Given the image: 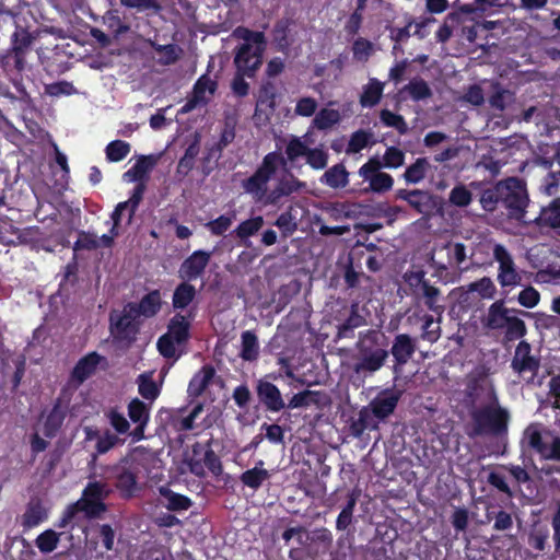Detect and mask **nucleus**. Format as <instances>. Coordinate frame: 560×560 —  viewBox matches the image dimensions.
Returning a JSON list of instances; mask_svg holds the SVG:
<instances>
[{
    "mask_svg": "<svg viewBox=\"0 0 560 560\" xmlns=\"http://www.w3.org/2000/svg\"><path fill=\"white\" fill-rule=\"evenodd\" d=\"M466 397L470 405L468 413L471 421L470 436H503L508 433L510 412L502 407L495 389L486 387L479 380L467 385Z\"/></svg>",
    "mask_w": 560,
    "mask_h": 560,
    "instance_id": "nucleus-1",
    "label": "nucleus"
},
{
    "mask_svg": "<svg viewBox=\"0 0 560 560\" xmlns=\"http://www.w3.org/2000/svg\"><path fill=\"white\" fill-rule=\"evenodd\" d=\"M233 34L243 43L235 51L234 66L236 73L232 80L231 89L234 96L245 97L249 93V84L245 81V77H255L256 71L262 65L267 42L262 32L252 31L243 26L235 28Z\"/></svg>",
    "mask_w": 560,
    "mask_h": 560,
    "instance_id": "nucleus-2",
    "label": "nucleus"
},
{
    "mask_svg": "<svg viewBox=\"0 0 560 560\" xmlns=\"http://www.w3.org/2000/svg\"><path fill=\"white\" fill-rule=\"evenodd\" d=\"M480 205L487 212L504 209L510 220L523 221L529 203L526 183L518 177H508L482 189Z\"/></svg>",
    "mask_w": 560,
    "mask_h": 560,
    "instance_id": "nucleus-3",
    "label": "nucleus"
},
{
    "mask_svg": "<svg viewBox=\"0 0 560 560\" xmlns=\"http://www.w3.org/2000/svg\"><path fill=\"white\" fill-rule=\"evenodd\" d=\"M110 492L112 490L101 481L88 482L81 498L65 509L56 523V527H68L75 521L79 513H83L88 520L100 518L108 509L105 500L109 497Z\"/></svg>",
    "mask_w": 560,
    "mask_h": 560,
    "instance_id": "nucleus-4",
    "label": "nucleus"
},
{
    "mask_svg": "<svg viewBox=\"0 0 560 560\" xmlns=\"http://www.w3.org/2000/svg\"><path fill=\"white\" fill-rule=\"evenodd\" d=\"M381 334L375 329H368L359 334L355 343L357 354L351 371L354 376L364 381L380 371L388 358L389 352L380 345Z\"/></svg>",
    "mask_w": 560,
    "mask_h": 560,
    "instance_id": "nucleus-5",
    "label": "nucleus"
},
{
    "mask_svg": "<svg viewBox=\"0 0 560 560\" xmlns=\"http://www.w3.org/2000/svg\"><path fill=\"white\" fill-rule=\"evenodd\" d=\"M516 314L529 316L530 313L505 306L504 300L493 302L482 317L481 323L485 329L503 331V342L509 343L523 339L527 334L525 322Z\"/></svg>",
    "mask_w": 560,
    "mask_h": 560,
    "instance_id": "nucleus-6",
    "label": "nucleus"
},
{
    "mask_svg": "<svg viewBox=\"0 0 560 560\" xmlns=\"http://www.w3.org/2000/svg\"><path fill=\"white\" fill-rule=\"evenodd\" d=\"M276 151L268 153L262 159L261 164L256 172L242 182V188L249 194L256 201H262L268 191V184L276 175L280 165V136L273 132Z\"/></svg>",
    "mask_w": 560,
    "mask_h": 560,
    "instance_id": "nucleus-7",
    "label": "nucleus"
},
{
    "mask_svg": "<svg viewBox=\"0 0 560 560\" xmlns=\"http://www.w3.org/2000/svg\"><path fill=\"white\" fill-rule=\"evenodd\" d=\"M524 440L540 459L560 462V436L550 430H541L539 423H530L524 431Z\"/></svg>",
    "mask_w": 560,
    "mask_h": 560,
    "instance_id": "nucleus-8",
    "label": "nucleus"
},
{
    "mask_svg": "<svg viewBox=\"0 0 560 560\" xmlns=\"http://www.w3.org/2000/svg\"><path fill=\"white\" fill-rule=\"evenodd\" d=\"M142 322L140 317L129 310L125 304L121 312H112L109 314V331L116 343H122L130 347L140 332Z\"/></svg>",
    "mask_w": 560,
    "mask_h": 560,
    "instance_id": "nucleus-9",
    "label": "nucleus"
},
{
    "mask_svg": "<svg viewBox=\"0 0 560 560\" xmlns=\"http://www.w3.org/2000/svg\"><path fill=\"white\" fill-rule=\"evenodd\" d=\"M285 377L288 378V385L290 386V392L285 393L288 397L287 405L282 400V409L284 407L289 409L295 408H306L310 406H319L322 404L323 394L318 390H310L304 388L305 382L302 378H295L291 371L285 372Z\"/></svg>",
    "mask_w": 560,
    "mask_h": 560,
    "instance_id": "nucleus-10",
    "label": "nucleus"
},
{
    "mask_svg": "<svg viewBox=\"0 0 560 560\" xmlns=\"http://www.w3.org/2000/svg\"><path fill=\"white\" fill-rule=\"evenodd\" d=\"M138 474V468L130 464L128 459H124L120 465L113 468V485L121 499L130 500L141 491Z\"/></svg>",
    "mask_w": 560,
    "mask_h": 560,
    "instance_id": "nucleus-11",
    "label": "nucleus"
},
{
    "mask_svg": "<svg viewBox=\"0 0 560 560\" xmlns=\"http://www.w3.org/2000/svg\"><path fill=\"white\" fill-rule=\"evenodd\" d=\"M194 456L188 460L189 471L196 477L203 478L206 476L205 468L214 477H220L223 472V466L220 457L208 444L207 448H203L200 443L192 445Z\"/></svg>",
    "mask_w": 560,
    "mask_h": 560,
    "instance_id": "nucleus-12",
    "label": "nucleus"
},
{
    "mask_svg": "<svg viewBox=\"0 0 560 560\" xmlns=\"http://www.w3.org/2000/svg\"><path fill=\"white\" fill-rule=\"evenodd\" d=\"M513 372L523 376L529 373L530 376L525 378L527 384L534 382L540 369V358L532 354V345L526 340H521L511 361Z\"/></svg>",
    "mask_w": 560,
    "mask_h": 560,
    "instance_id": "nucleus-13",
    "label": "nucleus"
},
{
    "mask_svg": "<svg viewBox=\"0 0 560 560\" xmlns=\"http://www.w3.org/2000/svg\"><path fill=\"white\" fill-rule=\"evenodd\" d=\"M382 162L377 158H370L359 168V175L369 182V189L375 194H384L393 188L394 178L390 174L381 172Z\"/></svg>",
    "mask_w": 560,
    "mask_h": 560,
    "instance_id": "nucleus-14",
    "label": "nucleus"
},
{
    "mask_svg": "<svg viewBox=\"0 0 560 560\" xmlns=\"http://www.w3.org/2000/svg\"><path fill=\"white\" fill-rule=\"evenodd\" d=\"M277 97V86L270 81L264 82L258 91L254 114V117L259 124H270L272 117L278 118Z\"/></svg>",
    "mask_w": 560,
    "mask_h": 560,
    "instance_id": "nucleus-15",
    "label": "nucleus"
},
{
    "mask_svg": "<svg viewBox=\"0 0 560 560\" xmlns=\"http://www.w3.org/2000/svg\"><path fill=\"white\" fill-rule=\"evenodd\" d=\"M35 37L24 27H16L11 38V48L3 57V62L9 63L13 61L14 68L18 72H22L26 65V54L30 51Z\"/></svg>",
    "mask_w": 560,
    "mask_h": 560,
    "instance_id": "nucleus-16",
    "label": "nucleus"
},
{
    "mask_svg": "<svg viewBox=\"0 0 560 560\" xmlns=\"http://www.w3.org/2000/svg\"><path fill=\"white\" fill-rule=\"evenodd\" d=\"M282 539L287 542L295 539L299 545H306L308 541L317 544L324 551L329 550L332 545V534L326 527L316 528L310 533L306 528L293 527L288 528L282 533Z\"/></svg>",
    "mask_w": 560,
    "mask_h": 560,
    "instance_id": "nucleus-17",
    "label": "nucleus"
},
{
    "mask_svg": "<svg viewBox=\"0 0 560 560\" xmlns=\"http://www.w3.org/2000/svg\"><path fill=\"white\" fill-rule=\"evenodd\" d=\"M401 392L395 388L381 390L369 404V411L378 421H384L394 413L400 400Z\"/></svg>",
    "mask_w": 560,
    "mask_h": 560,
    "instance_id": "nucleus-18",
    "label": "nucleus"
},
{
    "mask_svg": "<svg viewBox=\"0 0 560 560\" xmlns=\"http://www.w3.org/2000/svg\"><path fill=\"white\" fill-rule=\"evenodd\" d=\"M493 257L499 262L498 281L501 287L520 284L522 277L516 271L512 256L502 244L494 245Z\"/></svg>",
    "mask_w": 560,
    "mask_h": 560,
    "instance_id": "nucleus-19",
    "label": "nucleus"
},
{
    "mask_svg": "<svg viewBox=\"0 0 560 560\" xmlns=\"http://www.w3.org/2000/svg\"><path fill=\"white\" fill-rule=\"evenodd\" d=\"M395 199L407 201L417 213L423 217H430L436 207L434 196L421 189H397L395 191Z\"/></svg>",
    "mask_w": 560,
    "mask_h": 560,
    "instance_id": "nucleus-20",
    "label": "nucleus"
},
{
    "mask_svg": "<svg viewBox=\"0 0 560 560\" xmlns=\"http://www.w3.org/2000/svg\"><path fill=\"white\" fill-rule=\"evenodd\" d=\"M211 252L197 249L186 257L179 266L178 277L185 281H194L202 277L211 260Z\"/></svg>",
    "mask_w": 560,
    "mask_h": 560,
    "instance_id": "nucleus-21",
    "label": "nucleus"
},
{
    "mask_svg": "<svg viewBox=\"0 0 560 560\" xmlns=\"http://www.w3.org/2000/svg\"><path fill=\"white\" fill-rule=\"evenodd\" d=\"M416 350L417 342L411 336L408 334H398L395 336L390 348V353L394 358L393 370L395 373H398L402 366L409 362Z\"/></svg>",
    "mask_w": 560,
    "mask_h": 560,
    "instance_id": "nucleus-22",
    "label": "nucleus"
},
{
    "mask_svg": "<svg viewBox=\"0 0 560 560\" xmlns=\"http://www.w3.org/2000/svg\"><path fill=\"white\" fill-rule=\"evenodd\" d=\"M106 363V358L96 351H91L79 359L70 373V380L78 385L83 384L95 374L101 363Z\"/></svg>",
    "mask_w": 560,
    "mask_h": 560,
    "instance_id": "nucleus-23",
    "label": "nucleus"
},
{
    "mask_svg": "<svg viewBox=\"0 0 560 560\" xmlns=\"http://www.w3.org/2000/svg\"><path fill=\"white\" fill-rule=\"evenodd\" d=\"M129 310L139 317L152 318L156 316L163 305L162 294L159 289L144 294L139 302H128Z\"/></svg>",
    "mask_w": 560,
    "mask_h": 560,
    "instance_id": "nucleus-24",
    "label": "nucleus"
},
{
    "mask_svg": "<svg viewBox=\"0 0 560 560\" xmlns=\"http://www.w3.org/2000/svg\"><path fill=\"white\" fill-rule=\"evenodd\" d=\"M195 314L189 311L187 315L176 313L168 323L167 335L176 340L177 345L186 343L190 337V323Z\"/></svg>",
    "mask_w": 560,
    "mask_h": 560,
    "instance_id": "nucleus-25",
    "label": "nucleus"
},
{
    "mask_svg": "<svg viewBox=\"0 0 560 560\" xmlns=\"http://www.w3.org/2000/svg\"><path fill=\"white\" fill-rule=\"evenodd\" d=\"M159 494L162 498L161 505L171 512L187 511L191 508L192 501L185 494L173 491L167 486L158 488Z\"/></svg>",
    "mask_w": 560,
    "mask_h": 560,
    "instance_id": "nucleus-26",
    "label": "nucleus"
},
{
    "mask_svg": "<svg viewBox=\"0 0 560 560\" xmlns=\"http://www.w3.org/2000/svg\"><path fill=\"white\" fill-rule=\"evenodd\" d=\"M535 223L540 228H548L560 235V197L555 198L548 206L542 207Z\"/></svg>",
    "mask_w": 560,
    "mask_h": 560,
    "instance_id": "nucleus-27",
    "label": "nucleus"
},
{
    "mask_svg": "<svg viewBox=\"0 0 560 560\" xmlns=\"http://www.w3.org/2000/svg\"><path fill=\"white\" fill-rule=\"evenodd\" d=\"M67 416L66 407L62 406V401L60 398H57L47 415L44 425L43 432L46 438L52 439L57 435L59 430L61 429L63 421Z\"/></svg>",
    "mask_w": 560,
    "mask_h": 560,
    "instance_id": "nucleus-28",
    "label": "nucleus"
},
{
    "mask_svg": "<svg viewBox=\"0 0 560 560\" xmlns=\"http://www.w3.org/2000/svg\"><path fill=\"white\" fill-rule=\"evenodd\" d=\"M361 491L359 489H352L347 493V502L341 508L340 513L336 520V529L338 532H348L354 521V509L360 498Z\"/></svg>",
    "mask_w": 560,
    "mask_h": 560,
    "instance_id": "nucleus-29",
    "label": "nucleus"
},
{
    "mask_svg": "<svg viewBox=\"0 0 560 560\" xmlns=\"http://www.w3.org/2000/svg\"><path fill=\"white\" fill-rule=\"evenodd\" d=\"M366 324L365 318L359 313L358 305L352 304L347 318L337 325V339L354 337V330Z\"/></svg>",
    "mask_w": 560,
    "mask_h": 560,
    "instance_id": "nucleus-30",
    "label": "nucleus"
},
{
    "mask_svg": "<svg viewBox=\"0 0 560 560\" xmlns=\"http://www.w3.org/2000/svg\"><path fill=\"white\" fill-rule=\"evenodd\" d=\"M215 374L214 368L211 365H203L188 383L187 394L190 398L199 397L209 386Z\"/></svg>",
    "mask_w": 560,
    "mask_h": 560,
    "instance_id": "nucleus-31",
    "label": "nucleus"
},
{
    "mask_svg": "<svg viewBox=\"0 0 560 560\" xmlns=\"http://www.w3.org/2000/svg\"><path fill=\"white\" fill-rule=\"evenodd\" d=\"M197 295L196 288L190 281L183 280L173 292L172 305L175 311L187 308Z\"/></svg>",
    "mask_w": 560,
    "mask_h": 560,
    "instance_id": "nucleus-32",
    "label": "nucleus"
},
{
    "mask_svg": "<svg viewBox=\"0 0 560 560\" xmlns=\"http://www.w3.org/2000/svg\"><path fill=\"white\" fill-rule=\"evenodd\" d=\"M377 422L372 417L366 407H363L358 412V418L351 419L349 423V434L355 439H360L365 430H376Z\"/></svg>",
    "mask_w": 560,
    "mask_h": 560,
    "instance_id": "nucleus-33",
    "label": "nucleus"
},
{
    "mask_svg": "<svg viewBox=\"0 0 560 560\" xmlns=\"http://www.w3.org/2000/svg\"><path fill=\"white\" fill-rule=\"evenodd\" d=\"M320 182L332 189L345 188L349 184V172L342 163L335 164L323 174Z\"/></svg>",
    "mask_w": 560,
    "mask_h": 560,
    "instance_id": "nucleus-34",
    "label": "nucleus"
},
{
    "mask_svg": "<svg viewBox=\"0 0 560 560\" xmlns=\"http://www.w3.org/2000/svg\"><path fill=\"white\" fill-rule=\"evenodd\" d=\"M48 517L47 510L40 502V500H32L26 506L24 514L22 515V526L24 528H33L39 525Z\"/></svg>",
    "mask_w": 560,
    "mask_h": 560,
    "instance_id": "nucleus-35",
    "label": "nucleus"
},
{
    "mask_svg": "<svg viewBox=\"0 0 560 560\" xmlns=\"http://www.w3.org/2000/svg\"><path fill=\"white\" fill-rule=\"evenodd\" d=\"M384 90V83L375 78L369 80L368 84L364 85L362 94L360 96V104L362 107H373L377 105L382 98Z\"/></svg>",
    "mask_w": 560,
    "mask_h": 560,
    "instance_id": "nucleus-36",
    "label": "nucleus"
},
{
    "mask_svg": "<svg viewBox=\"0 0 560 560\" xmlns=\"http://www.w3.org/2000/svg\"><path fill=\"white\" fill-rule=\"evenodd\" d=\"M257 395L259 400L269 409L280 410V390L276 385L269 382H260L257 387Z\"/></svg>",
    "mask_w": 560,
    "mask_h": 560,
    "instance_id": "nucleus-37",
    "label": "nucleus"
},
{
    "mask_svg": "<svg viewBox=\"0 0 560 560\" xmlns=\"http://www.w3.org/2000/svg\"><path fill=\"white\" fill-rule=\"evenodd\" d=\"M423 299V303L428 310L436 315H441L444 312V305L440 303L441 291L439 288L432 285L430 281L424 283V287L419 291V294Z\"/></svg>",
    "mask_w": 560,
    "mask_h": 560,
    "instance_id": "nucleus-38",
    "label": "nucleus"
},
{
    "mask_svg": "<svg viewBox=\"0 0 560 560\" xmlns=\"http://www.w3.org/2000/svg\"><path fill=\"white\" fill-rule=\"evenodd\" d=\"M324 211L334 221L353 219L358 213L357 206L347 201L330 202L325 207Z\"/></svg>",
    "mask_w": 560,
    "mask_h": 560,
    "instance_id": "nucleus-39",
    "label": "nucleus"
},
{
    "mask_svg": "<svg viewBox=\"0 0 560 560\" xmlns=\"http://www.w3.org/2000/svg\"><path fill=\"white\" fill-rule=\"evenodd\" d=\"M430 168L431 165L425 158H418L406 168L402 177L407 184H418L425 178Z\"/></svg>",
    "mask_w": 560,
    "mask_h": 560,
    "instance_id": "nucleus-40",
    "label": "nucleus"
},
{
    "mask_svg": "<svg viewBox=\"0 0 560 560\" xmlns=\"http://www.w3.org/2000/svg\"><path fill=\"white\" fill-rule=\"evenodd\" d=\"M235 127L230 122H225L224 127L220 133V138L217 143H214L208 151V159L215 158L220 159L222 155V151L231 144L235 139Z\"/></svg>",
    "mask_w": 560,
    "mask_h": 560,
    "instance_id": "nucleus-41",
    "label": "nucleus"
},
{
    "mask_svg": "<svg viewBox=\"0 0 560 560\" xmlns=\"http://www.w3.org/2000/svg\"><path fill=\"white\" fill-rule=\"evenodd\" d=\"M242 348L240 357L244 361H254L259 354V343L257 336L252 330H245L241 335Z\"/></svg>",
    "mask_w": 560,
    "mask_h": 560,
    "instance_id": "nucleus-42",
    "label": "nucleus"
},
{
    "mask_svg": "<svg viewBox=\"0 0 560 560\" xmlns=\"http://www.w3.org/2000/svg\"><path fill=\"white\" fill-rule=\"evenodd\" d=\"M549 529L546 525L535 524L529 534L527 544L538 552H545L548 546Z\"/></svg>",
    "mask_w": 560,
    "mask_h": 560,
    "instance_id": "nucleus-43",
    "label": "nucleus"
},
{
    "mask_svg": "<svg viewBox=\"0 0 560 560\" xmlns=\"http://www.w3.org/2000/svg\"><path fill=\"white\" fill-rule=\"evenodd\" d=\"M138 392L142 398L153 401L160 395V387L152 377V373H142L137 378Z\"/></svg>",
    "mask_w": 560,
    "mask_h": 560,
    "instance_id": "nucleus-44",
    "label": "nucleus"
},
{
    "mask_svg": "<svg viewBox=\"0 0 560 560\" xmlns=\"http://www.w3.org/2000/svg\"><path fill=\"white\" fill-rule=\"evenodd\" d=\"M86 438L89 440L97 438L95 448L98 454L107 453L120 442L119 438L108 430L105 431V433L102 435H100L97 431L92 432L91 430H89L86 432Z\"/></svg>",
    "mask_w": 560,
    "mask_h": 560,
    "instance_id": "nucleus-45",
    "label": "nucleus"
},
{
    "mask_svg": "<svg viewBox=\"0 0 560 560\" xmlns=\"http://www.w3.org/2000/svg\"><path fill=\"white\" fill-rule=\"evenodd\" d=\"M340 121V114L337 109L322 108L313 119V126L318 130H326Z\"/></svg>",
    "mask_w": 560,
    "mask_h": 560,
    "instance_id": "nucleus-46",
    "label": "nucleus"
},
{
    "mask_svg": "<svg viewBox=\"0 0 560 560\" xmlns=\"http://www.w3.org/2000/svg\"><path fill=\"white\" fill-rule=\"evenodd\" d=\"M268 478L269 472L266 469L254 467L245 470L241 475L240 480L244 486L257 490Z\"/></svg>",
    "mask_w": 560,
    "mask_h": 560,
    "instance_id": "nucleus-47",
    "label": "nucleus"
},
{
    "mask_svg": "<svg viewBox=\"0 0 560 560\" xmlns=\"http://www.w3.org/2000/svg\"><path fill=\"white\" fill-rule=\"evenodd\" d=\"M59 540V533L46 529L37 536L35 545L42 553H50L58 547Z\"/></svg>",
    "mask_w": 560,
    "mask_h": 560,
    "instance_id": "nucleus-48",
    "label": "nucleus"
},
{
    "mask_svg": "<svg viewBox=\"0 0 560 560\" xmlns=\"http://www.w3.org/2000/svg\"><path fill=\"white\" fill-rule=\"evenodd\" d=\"M380 118L384 126L395 128L399 135H406L409 131L407 121L399 114L393 113L389 109H382Z\"/></svg>",
    "mask_w": 560,
    "mask_h": 560,
    "instance_id": "nucleus-49",
    "label": "nucleus"
},
{
    "mask_svg": "<svg viewBox=\"0 0 560 560\" xmlns=\"http://www.w3.org/2000/svg\"><path fill=\"white\" fill-rule=\"evenodd\" d=\"M131 150V145L124 140H114L106 145V159L109 162L122 161Z\"/></svg>",
    "mask_w": 560,
    "mask_h": 560,
    "instance_id": "nucleus-50",
    "label": "nucleus"
},
{
    "mask_svg": "<svg viewBox=\"0 0 560 560\" xmlns=\"http://www.w3.org/2000/svg\"><path fill=\"white\" fill-rule=\"evenodd\" d=\"M413 101H422L431 97L432 91L429 84L421 78H415L405 86Z\"/></svg>",
    "mask_w": 560,
    "mask_h": 560,
    "instance_id": "nucleus-51",
    "label": "nucleus"
},
{
    "mask_svg": "<svg viewBox=\"0 0 560 560\" xmlns=\"http://www.w3.org/2000/svg\"><path fill=\"white\" fill-rule=\"evenodd\" d=\"M128 416L133 423L142 425H147L150 418L145 404L138 398H135L129 402Z\"/></svg>",
    "mask_w": 560,
    "mask_h": 560,
    "instance_id": "nucleus-52",
    "label": "nucleus"
},
{
    "mask_svg": "<svg viewBox=\"0 0 560 560\" xmlns=\"http://www.w3.org/2000/svg\"><path fill=\"white\" fill-rule=\"evenodd\" d=\"M372 133L363 129L354 131L351 135L350 140L348 142L346 149L347 154L359 153L360 151H362L364 148L369 145Z\"/></svg>",
    "mask_w": 560,
    "mask_h": 560,
    "instance_id": "nucleus-53",
    "label": "nucleus"
},
{
    "mask_svg": "<svg viewBox=\"0 0 560 560\" xmlns=\"http://www.w3.org/2000/svg\"><path fill=\"white\" fill-rule=\"evenodd\" d=\"M458 12H451L446 15L444 23L436 31L435 37L440 43H446L453 35V25L460 22Z\"/></svg>",
    "mask_w": 560,
    "mask_h": 560,
    "instance_id": "nucleus-54",
    "label": "nucleus"
},
{
    "mask_svg": "<svg viewBox=\"0 0 560 560\" xmlns=\"http://www.w3.org/2000/svg\"><path fill=\"white\" fill-rule=\"evenodd\" d=\"M120 5L129 10H137L138 12L151 11L159 13L162 9L158 0H119Z\"/></svg>",
    "mask_w": 560,
    "mask_h": 560,
    "instance_id": "nucleus-55",
    "label": "nucleus"
},
{
    "mask_svg": "<svg viewBox=\"0 0 560 560\" xmlns=\"http://www.w3.org/2000/svg\"><path fill=\"white\" fill-rule=\"evenodd\" d=\"M153 49L161 54L162 56L159 59V63L163 66H170L175 63L178 60L177 46L174 44L160 45L156 43H151Z\"/></svg>",
    "mask_w": 560,
    "mask_h": 560,
    "instance_id": "nucleus-56",
    "label": "nucleus"
},
{
    "mask_svg": "<svg viewBox=\"0 0 560 560\" xmlns=\"http://www.w3.org/2000/svg\"><path fill=\"white\" fill-rule=\"evenodd\" d=\"M147 189L145 183H138L135 188L132 189L131 196L128 200L122 201L124 203H127L128 208V223L131 222L132 218L136 214V211L138 210V207L140 202L143 199L144 191Z\"/></svg>",
    "mask_w": 560,
    "mask_h": 560,
    "instance_id": "nucleus-57",
    "label": "nucleus"
},
{
    "mask_svg": "<svg viewBox=\"0 0 560 560\" xmlns=\"http://www.w3.org/2000/svg\"><path fill=\"white\" fill-rule=\"evenodd\" d=\"M471 192L469 191V189L459 184V185H456L450 192V196H448V201L456 206V207H460V208H464V207H467L470 205L471 202Z\"/></svg>",
    "mask_w": 560,
    "mask_h": 560,
    "instance_id": "nucleus-58",
    "label": "nucleus"
},
{
    "mask_svg": "<svg viewBox=\"0 0 560 560\" xmlns=\"http://www.w3.org/2000/svg\"><path fill=\"white\" fill-rule=\"evenodd\" d=\"M469 291L477 292L482 299H493L497 292L495 285L488 277H483L469 284Z\"/></svg>",
    "mask_w": 560,
    "mask_h": 560,
    "instance_id": "nucleus-59",
    "label": "nucleus"
},
{
    "mask_svg": "<svg viewBox=\"0 0 560 560\" xmlns=\"http://www.w3.org/2000/svg\"><path fill=\"white\" fill-rule=\"evenodd\" d=\"M264 221L261 217L245 220L238 224L235 230L237 237L246 238L256 234L262 226Z\"/></svg>",
    "mask_w": 560,
    "mask_h": 560,
    "instance_id": "nucleus-60",
    "label": "nucleus"
},
{
    "mask_svg": "<svg viewBox=\"0 0 560 560\" xmlns=\"http://www.w3.org/2000/svg\"><path fill=\"white\" fill-rule=\"evenodd\" d=\"M415 20L412 18H408L406 25L404 27H393L387 26V30L389 31V37L395 43L394 50L399 48V44L407 42L408 38L411 36L410 34V27L413 25Z\"/></svg>",
    "mask_w": 560,
    "mask_h": 560,
    "instance_id": "nucleus-61",
    "label": "nucleus"
},
{
    "mask_svg": "<svg viewBox=\"0 0 560 560\" xmlns=\"http://www.w3.org/2000/svg\"><path fill=\"white\" fill-rule=\"evenodd\" d=\"M100 247L98 237L96 234L85 231H80L78 240L73 245V250H93Z\"/></svg>",
    "mask_w": 560,
    "mask_h": 560,
    "instance_id": "nucleus-62",
    "label": "nucleus"
},
{
    "mask_svg": "<svg viewBox=\"0 0 560 560\" xmlns=\"http://www.w3.org/2000/svg\"><path fill=\"white\" fill-rule=\"evenodd\" d=\"M156 164V159L153 155H141L132 165L133 173H137L141 182L145 183L148 174L153 170Z\"/></svg>",
    "mask_w": 560,
    "mask_h": 560,
    "instance_id": "nucleus-63",
    "label": "nucleus"
},
{
    "mask_svg": "<svg viewBox=\"0 0 560 560\" xmlns=\"http://www.w3.org/2000/svg\"><path fill=\"white\" fill-rule=\"evenodd\" d=\"M405 162V153L397 147H389L383 155L382 165L388 168H397Z\"/></svg>",
    "mask_w": 560,
    "mask_h": 560,
    "instance_id": "nucleus-64",
    "label": "nucleus"
}]
</instances>
